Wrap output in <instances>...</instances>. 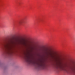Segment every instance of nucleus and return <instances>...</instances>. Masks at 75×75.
<instances>
[{"label": "nucleus", "mask_w": 75, "mask_h": 75, "mask_svg": "<svg viewBox=\"0 0 75 75\" xmlns=\"http://www.w3.org/2000/svg\"><path fill=\"white\" fill-rule=\"evenodd\" d=\"M26 62H27L28 64H33L35 65L36 68L38 69H41V68L44 67L42 64L33 62L32 61V60L29 59H26Z\"/></svg>", "instance_id": "nucleus-1"}, {"label": "nucleus", "mask_w": 75, "mask_h": 75, "mask_svg": "<svg viewBox=\"0 0 75 75\" xmlns=\"http://www.w3.org/2000/svg\"><path fill=\"white\" fill-rule=\"evenodd\" d=\"M3 46L4 47L6 48V49H7L8 51L6 52L7 54L8 55H10V53L8 51V49L9 48V45H10V43L7 42H5L3 44Z\"/></svg>", "instance_id": "nucleus-2"}, {"label": "nucleus", "mask_w": 75, "mask_h": 75, "mask_svg": "<svg viewBox=\"0 0 75 75\" xmlns=\"http://www.w3.org/2000/svg\"><path fill=\"white\" fill-rule=\"evenodd\" d=\"M22 23H23V21H21L18 22V24H22Z\"/></svg>", "instance_id": "nucleus-3"}, {"label": "nucleus", "mask_w": 75, "mask_h": 75, "mask_svg": "<svg viewBox=\"0 0 75 75\" xmlns=\"http://www.w3.org/2000/svg\"><path fill=\"white\" fill-rule=\"evenodd\" d=\"M12 42V43H14L13 42Z\"/></svg>", "instance_id": "nucleus-4"}]
</instances>
